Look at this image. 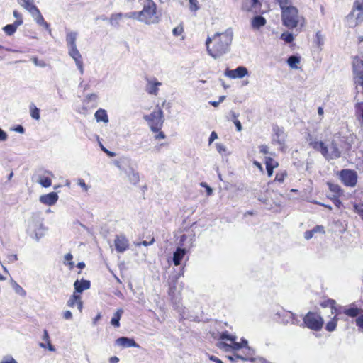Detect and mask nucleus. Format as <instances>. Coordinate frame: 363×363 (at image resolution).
<instances>
[{
  "label": "nucleus",
  "instance_id": "de8ad7c7",
  "mask_svg": "<svg viewBox=\"0 0 363 363\" xmlns=\"http://www.w3.org/2000/svg\"><path fill=\"white\" fill-rule=\"evenodd\" d=\"M337 319H332L330 322H328L325 326V329L329 331L332 332L335 330L337 326Z\"/></svg>",
  "mask_w": 363,
  "mask_h": 363
},
{
  "label": "nucleus",
  "instance_id": "c03bdc74",
  "mask_svg": "<svg viewBox=\"0 0 363 363\" xmlns=\"http://www.w3.org/2000/svg\"><path fill=\"white\" fill-rule=\"evenodd\" d=\"M123 17L128 18L136 19L138 21H140L139 11H132V12L126 13L123 14Z\"/></svg>",
  "mask_w": 363,
  "mask_h": 363
},
{
  "label": "nucleus",
  "instance_id": "a211bd4d",
  "mask_svg": "<svg viewBox=\"0 0 363 363\" xmlns=\"http://www.w3.org/2000/svg\"><path fill=\"white\" fill-rule=\"evenodd\" d=\"M40 201L45 205H54L58 200V195L56 192H50L40 196Z\"/></svg>",
  "mask_w": 363,
  "mask_h": 363
},
{
  "label": "nucleus",
  "instance_id": "774afa93",
  "mask_svg": "<svg viewBox=\"0 0 363 363\" xmlns=\"http://www.w3.org/2000/svg\"><path fill=\"white\" fill-rule=\"evenodd\" d=\"M313 235H314L313 231L312 230H308V231L305 232V233H304V238H305L306 240H309V239H311V238H313Z\"/></svg>",
  "mask_w": 363,
  "mask_h": 363
},
{
  "label": "nucleus",
  "instance_id": "09e8293b",
  "mask_svg": "<svg viewBox=\"0 0 363 363\" xmlns=\"http://www.w3.org/2000/svg\"><path fill=\"white\" fill-rule=\"evenodd\" d=\"M266 167H272V169H275L278 167V162L272 159L271 157L266 158Z\"/></svg>",
  "mask_w": 363,
  "mask_h": 363
},
{
  "label": "nucleus",
  "instance_id": "ea45409f",
  "mask_svg": "<svg viewBox=\"0 0 363 363\" xmlns=\"http://www.w3.org/2000/svg\"><path fill=\"white\" fill-rule=\"evenodd\" d=\"M12 286L16 294L21 296H25L26 295V291L16 281H13Z\"/></svg>",
  "mask_w": 363,
  "mask_h": 363
},
{
  "label": "nucleus",
  "instance_id": "a18cd8bd",
  "mask_svg": "<svg viewBox=\"0 0 363 363\" xmlns=\"http://www.w3.org/2000/svg\"><path fill=\"white\" fill-rule=\"evenodd\" d=\"M329 189L333 191L335 196H340L342 194L341 188L337 184H329Z\"/></svg>",
  "mask_w": 363,
  "mask_h": 363
},
{
  "label": "nucleus",
  "instance_id": "13d9d810",
  "mask_svg": "<svg viewBox=\"0 0 363 363\" xmlns=\"http://www.w3.org/2000/svg\"><path fill=\"white\" fill-rule=\"evenodd\" d=\"M8 138L7 133L0 128V142L6 141Z\"/></svg>",
  "mask_w": 363,
  "mask_h": 363
},
{
  "label": "nucleus",
  "instance_id": "6e6552de",
  "mask_svg": "<svg viewBox=\"0 0 363 363\" xmlns=\"http://www.w3.org/2000/svg\"><path fill=\"white\" fill-rule=\"evenodd\" d=\"M362 311L363 310L359 308L355 303L346 306H338L337 316L344 314L351 318H356L359 315H360L359 318H363Z\"/></svg>",
  "mask_w": 363,
  "mask_h": 363
},
{
  "label": "nucleus",
  "instance_id": "72a5a7b5",
  "mask_svg": "<svg viewBox=\"0 0 363 363\" xmlns=\"http://www.w3.org/2000/svg\"><path fill=\"white\" fill-rule=\"evenodd\" d=\"M30 116L35 119L38 121L40 118V109L37 108L33 104L30 105Z\"/></svg>",
  "mask_w": 363,
  "mask_h": 363
},
{
  "label": "nucleus",
  "instance_id": "69168bd1",
  "mask_svg": "<svg viewBox=\"0 0 363 363\" xmlns=\"http://www.w3.org/2000/svg\"><path fill=\"white\" fill-rule=\"evenodd\" d=\"M183 32V29L182 28H174L172 30V33L174 35L178 36L182 34Z\"/></svg>",
  "mask_w": 363,
  "mask_h": 363
},
{
  "label": "nucleus",
  "instance_id": "393cba45",
  "mask_svg": "<svg viewBox=\"0 0 363 363\" xmlns=\"http://www.w3.org/2000/svg\"><path fill=\"white\" fill-rule=\"evenodd\" d=\"M320 306L324 308H330L331 311V315H334L336 318L337 316V312L338 309V305L336 303V301L333 299H328L323 302H321Z\"/></svg>",
  "mask_w": 363,
  "mask_h": 363
},
{
  "label": "nucleus",
  "instance_id": "f257e3e1",
  "mask_svg": "<svg viewBox=\"0 0 363 363\" xmlns=\"http://www.w3.org/2000/svg\"><path fill=\"white\" fill-rule=\"evenodd\" d=\"M233 38L232 28H228L221 33L208 36L206 41V50L214 59L219 58L229 52Z\"/></svg>",
  "mask_w": 363,
  "mask_h": 363
},
{
  "label": "nucleus",
  "instance_id": "9b49d317",
  "mask_svg": "<svg viewBox=\"0 0 363 363\" xmlns=\"http://www.w3.org/2000/svg\"><path fill=\"white\" fill-rule=\"evenodd\" d=\"M247 74V69L242 66H240L235 69H227L225 71V76L230 79H241Z\"/></svg>",
  "mask_w": 363,
  "mask_h": 363
},
{
  "label": "nucleus",
  "instance_id": "8fccbe9b",
  "mask_svg": "<svg viewBox=\"0 0 363 363\" xmlns=\"http://www.w3.org/2000/svg\"><path fill=\"white\" fill-rule=\"evenodd\" d=\"M189 9L191 11H196L199 9L198 0H189Z\"/></svg>",
  "mask_w": 363,
  "mask_h": 363
},
{
  "label": "nucleus",
  "instance_id": "79ce46f5",
  "mask_svg": "<svg viewBox=\"0 0 363 363\" xmlns=\"http://www.w3.org/2000/svg\"><path fill=\"white\" fill-rule=\"evenodd\" d=\"M281 39L286 43H290L294 40V35L291 33L284 32L281 34Z\"/></svg>",
  "mask_w": 363,
  "mask_h": 363
},
{
  "label": "nucleus",
  "instance_id": "5fc2aeb1",
  "mask_svg": "<svg viewBox=\"0 0 363 363\" xmlns=\"http://www.w3.org/2000/svg\"><path fill=\"white\" fill-rule=\"evenodd\" d=\"M13 16L16 18V21H20L19 26L23 24V18L21 13H20L18 11L14 10L13 12Z\"/></svg>",
  "mask_w": 363,
  "mask_h": 363
},
{
  "label": "nucleus",
  "instance_id": "338daca9",
  "mask_svg": "<svg viewBox=\"0 0 363 363\" xmlns=\"http://www.w3.org/2000/svg\"><path fill=\"white\" fill-rule=\"evenodd\" d=\"M356 325L359 328V331H363V319H355Z\"/></svg>",
  "mask_w": 363,
  "mask_h": 363
},
{
  "label": "nucleus",
  "instance_id": "680f3d73",
  "mask_svg": "<svg viewBox=\"0 0 363 363\" xmlns=\"http://www.w3.org/2000/svg\"><path fill=\"white\" fill-rule=\"evenodd\" d=\"M354 211L359 214V216L362 217L363 220V208L362 206H359L357 205H355L354 206Z\"/></svg>",
  "mask_w": 363,
  "mask_h": 363
},
{
  "label": "nucleus",
  "instance_id": "0e129e2a",
  "mask_svg": "<svg viewBox=\"0 0 363 363\" xmlns=\"http://www.w3.org/2000/svg\"><path fill=\"white\" fill-rule=\"evenodd\" d=\"M201 185L206 189V193L208 196H211L213 193V189L208 186L206 183H201Z\"/></svg>",
  "mask_w": 363,
  "mask_h": 363
},
{
  "label": "nucleus",
  "instance_id": "37998d69",
  "mask_svg": "<svg viewBox=\"0 0 363 363\" xmlns=\"http://www.w3.org/2000/svg\"><path fill=\"white\" fill-rule=\"evenodd\" d=\"M216 150H217L219 154H220L221 155H229V153L227 152V148L224 145H223L221 143H216Z\"/></svg>",
  "mask_w": 363,
  "mask_h": 363
},
{
  "label": "nucleus",
  "instance_id": "e433bc0d",
  "mask_svg": "<svg viewBox=\"0 0 363 363\" xmlns=\"http://www.w3.org/2000/svg\"><path fill=\"white\" fill-rule=\"evenodd\" d=\"M287 176L286 171H280L276 174L274 182L283 183Z\"/></svg>",
  "mask_w": 363,
  "mask_h": 363
},
{
  "label": "nucleus",
  "instance_id": "4d7b16f0",
  "mask_svg": "<svg viewBox=\"0 0 363 363\" xmlns=\"http://www.w3.org/2000/svg\"><path fill=\"white\" fill-rule=\"evenodd\" d=\"M0 363H18L12 357H4Z\"/></svg>",
  "mask_w": 363,
  "mask_h": 363
},
{
  "label": "nucleus",
  "instance_id": "39448f33",
  "mask_svg": "<svg viewBox=\"0 0 363 363\" xmlns=\"http://www.w3.org/2000/svg\"><path fill=\"white\" fill-rule=\"evenodd\" d=\"M281 9L283 25L288 28H296L301 19L298 9L294 6L284 7Z\"/></svg>",
  "mask_w": 363,
  "mask_h": 363
},
{
  "label": "nucleus",
  "instance_id": "0eeeda50",
  "mask_svg": "<svg viewBox=\"0 0 363 363\" xmlns=\"http://www.w3.org/2000/svg\"><path fill=\"white\" fill-rule=\"evenodd\" d=\"M143 118L147 122L152 132H158L164 123L163 111L161 108H156L150 114L145 115Z\"/></svg>",
  "mask_w": 363,
  "mask_h": 363
},
{
  "label": "nucleus",
  "instance_id": "2f4dec72",
  "mask_svg": "<svg viewBox=\"0 0 363 363\" xmlns=\"http://www.w3.org/2000/svg\"><path fill=\"white\" fill-rule=\"evenodd\" d=\"M253 354H254V350L252 349L251 352H249V350H247V352L245 354V356L235 354L234 357L236 359H240L244 361H250L252 362H254L255 361V359L252 357Z\"/></svg>",
  "mask_w": 363,
  "mask_h": 363
},
{
  "label": "nucleus",
  "instance_id": "58836bf2",
  "mask_svg": "<svg viewBox=\"0 0 363 363\" xmlns=\"http://www.w3.org/2000/svg\"><path fill=\"white\" fill-rule=\"evenodd\" d=\"M325 41L324 36L321 34L320 31L317 32L315 34V44L317 46L321 49V47L323 45Z\"/></svg>",
  "mask_w": 363,
  "mask_h": 363
},
{
  "label": "nucleus",
  "instance_id": "5701e85b",
  "mask_svg": "<svg viewBox=\"0 0 363 363\" xmlns=\"http://www.w3.org/2000/svg\"><path fill=\"white\" fill-rule=\"evenodd\" d=\"M90 286V281L85 279H77L74 284L75 293H82L84 290L89 289Z\"/></svg>",
  "mask_w": 363,
  "mask_h": 363
},
{
  "label": "nucleus",
  "instance_id": "f03ea898",
  "mask_svg": "<svg viewBox=\"0 0 363 363\" xmlns=\"http://www.w3.org/2000/svg\"><path fill=\"white\" fill-rule=\"evenodd\" d=\"M309 145L316 151L320 152L327 160L338 159L342 155L340 143L336 138H333L328 145H325L323 141L311 138Z\"/></svg>",
  "mask_w": 363,
  "mask_h": 363
},
{
  "label": "nucleus",
  "instance_id": "864d4df0",
  "mask_svg": "<svg viewBox=\"0 0 363 363\" xmlns=\"http://www.w3.org/2000/svg\"><path fill=\"white\" fill-rule=\"evenodd\" d=\"M77 184L84 191H87L89 189V186L86 184L84 180L82 179H79L77 181Z\"/></svg>",
  "mask_w": 363,
  "mask_h": 363
},
{
  "label": "nucleus",
  "instance_id": "7c9ffc66",
  "mask_svg": "<svg viewBox=\"0 0 363 363\" xmlns=\"http://www.w3.org/2000/svg\"><path fill=\"white\" fill-rule=\"evenodd\" d=\"M18 3L28 12L36 8L33 4V0H17Z\"/></svg>",
  "mask_w": 363,
  "mask_h": 363
},
{
  "label": "nucleus",
  "instance_id": "a19ab883",
  "mask_svg": "<svg viewBox=\"0 0 363 363\" xmlns=\"http://www.w3.org/2000/svg\"><path fill=\"white\" fill-rule=\"evenodd\" d=\"M220 338L221 340H229L230 342H234V340H236V339H237L235 335H230L227 331L221 333Z\"/></svg>",
  "mask_w": 363,
  "mask_h": 363
},
{
  "label": "nucleus",
  "instance_id": "dca6fc26",
  "mask_svg": "<svg viewBox=\"0 0 363 363\" xmlns=\"http://www.w3.org/2000/svg\"><path fill=\"white\" fill-rule=\"evenodd\" d=\"M272 131L274 133L272 139L273 142L279 145H283L286 138L284 129L278 125H274Z\"/></svg>",
  "mask_w": 363,
  "mask_h": 363
},
{
  "label": "nucleus",
  "instance_id": "4be33fe9",
  "mask_svg": "<svg viewBox=\"0 0 363 363\" xmlns=\"http://www.w3.org/2000/svg\"><path fill=\"white\" fill-rule=\"evenodd\" d=\"M187 249L178 247L175 252L173 253L172 260L175 266H179L181 264L182 260L184 257L186 255Z\"/></svg>",
  "mask_w": 363,
  "mask_h": 363
},
{
  "label": "nucleus",
  "instance_id": "3c124183",
  "mask_svg": "<svg viewBox=\"0 0 363 363\" xmlns=\"http://www.w3.org/2000/svg\"><path fill=\"white\" fill-rule=\"evenodd\" d=\"M32 61L34 63V65L37 67H45L47 65L44 60H38L36 57H32Z\"/></svg>",
  "mask_w": 363,
  "mask_h": 363
},
{
  "label": "nucleus",
  "instance_id": "7ed1b4c3",
  "mask_svg": "<svg viewBox=\"0 0 363 363\" xmlns=\"http://www.w3.org/2000/svg\"><path fill=\"white\" fill-rule=\"evenodd\" d=\"M43 221V218L37 215L32 216L28 220L26 232L37 241L44 236L46 230Z\"/></svg>",
  "mask_w": 363,
  "mask_h": 363
},
{
  "label": "nucleus",
  "instance_id": "e2e57ef3",
  "mask_svg": "<svg viewBox=\"0 0 363 363\" xmlns=\"http://www.w3.org/2000/svg\"><path fill=\"white\" fill-rule=\"evenodd\" d=\"M87 99L90 101H95L98 99V95L96 94H90L86 96Z\"/></svg>",
  "mask_w": 363,
  "mask_h": 363
},
{
  "label": "nucleus",
  "instance_id": "1a4fd4ad",
  "mask_svg": "<svg viewBox=\"0 0 363 363\" xmlns=\"http://www.w3.org/2000/svg\"><path fill=\"white\" fill-rule=\"evenodd\" d=\"M298 319H292L291 324L300 325L301 327H307L313 330H319L323 325V319H302L299 323Z\"/></svg>",
  "mask_w": 363,
  "mask_h": 363
},
{
  "label": "nucleus",
  "instance_id": "cd10ccee",
  "mask_svg": "<svg viewBox=\"0 0 363 363\" xmlns=\"http://www.w3.org/2000/svg\"><path fill=\"white\" fill-rule=\"evenodd\" d=\"M69 55L74 60L75 64L82 62V57L77 48L68 49Z\"/></svg>",
  "mask_w": 363,
  "mask_h": 363
},
{
  "label": "nucleus",
  "instance_id": "aec40b11",
  "mask_svg": "<svg viewBox=\"0 0 363 363\" xmlns=\"http://www.w3.org/2000/svg\"><path fill=\"white\" fill-rule=\"evenodd\" d=\"M68 305L73 309H76L79 311H81L82 309V301L81 300V296L78 294H76L74 292V294L71 296L68 301Z\"/></svg>",
  "mask_w": 363,
  "mask_h": 363
},
{
  "label": "nucleus",
  "instance_id": "f704fd0d",
  "mask_svg": "<svg viewBox=\"0 0 363 363\" xmlns=\"http://www.w3.org/2000/svg\"><path fill=\"white\" fill-rule=\"evenodd\" d=\"M123 14L122 13H113L110 17V23L112 26H118L119 21L122 18Z\"/></svg>",
  "mask_w": 363,
  "mask_h": 363
},
{
  "label": "nucleus",
  "instance_id": "a878e982",
  "mask_svg": "<svg viewBox=\"0 0 363 363\" xmlns=\"http://www.w3.org/2000/svg\"><path fill=\"white\" fill-rule=\"evenodd\" d=\"M77 37V33L70 31L67 33L66 42L67 44L68 49L72 48H77L76 40Z\"/></svg>",
  "mask_w": 363,
  "mask_h": 363
},
{
  "label": "nucleus",
  "instance_id": "412c9836",
  "mask_svg": "<svg viewBox=\"0 0 363 363\" xmlns=\"http://www.w3.org/2000/svg\"><path fill=\"white\" fill-rule=\"evenodd\" d=\"M129 182L133 185H136L140 182L139 173L135 171L132 167H129L128 169L125 171Z\"/></svg>",
  "mask_w": 363,
  "mask_h": 363
},
{
  "label": "nucleus",
  "instance_id": "b1692460",
  "mask_svg": "<svg viewBox=\"0 0 363 363\" xmlns=\"http://www.w3.org/2000/svg\"><path fill=\"white\" fill-rule=\"evenodd\" d=\"M116 344L123 347H139V345L133 339L121 337L116 340Z\"/></svg>",
  "mask_w": 363,
  "mask_h": 363
},
{
  "label": "nucleus",
  "instance_id": "49530a36",
  "mask_svg": "<svg viewBox=\"0 0 363 363\" xmlns=\"http://www.w3.org/2000/svg\"><path fill=\"white\" fill-rule=\"evenodd\" d=\"M232 345L223 342H220V344L223 345L225 347H231L235 350H238L242 347V345L240 342H235V340H234V342H232Z\"/></svg>",
  "mask_w": 363,
  "mask_h": 363
},
{
  "label": "nucleus",
  "instance_id": "ddd939ff",
  "mask_svg": "<svg viewBox=\"0 0 363 363\" xmlns=\"http://www.w3.org/2000/svg\"><path fill=\"white\" fill-rule=\"evenodd\" d=\"M54 175L52 172L49 170H40L38 175V182L43 187H49L52 185L51 177Z\"/></svg>",
  "mask_w": 363,
  "mask_h": 363
},
{
  "label": "nucleus",
  "instance_id": "c9c22d12",
  "mask_svg": "<svg viewBox=\"0 0 363 363\" xmlns=\"http://www.w3.org/2000/svg\"><path fill=\"white\" fill-rule=\"evenodd\" d=\"M73 256L71 253H67L64 257V264L67 265L69 269H72L74 266V263L72 262Z\"/></svg>",
  "mask_w": 363,
  "mask_h": 363
},
{
  "label": "nucleus",
  "instance_id": "052dcab7",
  "mask_svg": "<svg viewBox=\"0 0 363 363\" xmlns=\"http://www.w3.org/2000/svg\"><path fill=\"white\" fill-rule=\"evenodd\" d=\"M312 230L313 231L314 233H325L324 228L322 225H316L315 227H314L312 229Z\"/></svg>",
  "mask_w": 363,
  "mask_h": 363
},
{
  "label": "nucleus",
  "instance_id": "bf43d9fd",
  "mask_svg": "<svg viewBox=\"0 0 363 363\" xmlns=\"http://www.w3.org/2000/svg\"><path fill=\"white\" fill-rule=\"evenodd\" d=\"M218 138V135L215 131L211 132L209 140H208V145H211L216 139Z\"/></svg>",
  "mask_w": 363,
  "mask_h": 363
},
{
  "label": "nucleus",
  "instance_id": "f8f14e48",
  "mask_svg": "<svg viewBox=\"0 0 363 363\" xmlns=\"http://www.w3.org/2000/svg\"><path fill=\"white\" fill-rule=\"evenodd\" d=\"M30 15L34 18L36 23L40 26H43L46 30L51 33V29L50 25L44 20L43 16H42L40 10L36 7L30 11H29Z\"/></svg>",
  "mask_w": 363,
  "mask_h": 363
},
{
  "label": "nucleus",
  "instance_id": "c85d7f7f",
  "mask_svg": "<svg viewBox=\"0 0 363 363\" xmlns=\"http://www.w3.org/2000/svg\"><path fill=\"white\" fill-rule=\"evenodd\" d=\"M20 23V21H15L12 24H8L3 28V30L6 33L7 35L11 36L16 33L17 28L19 26Z\"/></svg>",
  "mask_w": 363,
  "mask_h": 363
},
{
  "label": "nucleus",
  "instance_id": "20e7f679",
  "mask_svg": "<svg viewBox=\"0 0 363 363\" xmlns=\"http://www.w3.org/2000/svg\"><path fill=\"white\" fill-rule=\"evenodd\" d=\"M157 6L152 0H146L142 11H139L140 22L147 25L155 24L159 22L156 15Z\"/></svg>",
  "mask_w": 363,
  "mask_h": 363
},
{
  "label": "nucleus",
  "instance_id": "4468645a",
  "mask_svg": "<svg viewBox=\"0 0 363 363\" xmlns=\"http://www.w3.org/2000/svg\"><path fill=\"white\" fill-rule=\"evenodd\" d=\"M261 3L259 0H243L242 8L247 11L258 13L260 10Z\"/></svg>",
  "mask_w": 363,
  "mask_h": 363
},
{
  "label": "nucleus",
  "instance_id": "2eb2a0df",
  "mask_svg": "<svg viewBox=\"0 0 363 363\" xmlns=\"http://www.w3.org/2000/svg\"><path fill=\"white\" fill-rule=\"evenodd\" d=\"M115 247L117 252H123L129 247L128 239L123 235H117L114 240Z\"/></svg>",
  "mask_w": 363,
  "mask_h": 363
},
{
  "label": "nucleus",
  "instance_id": "f3484780",
  "mask_svg": "<svg viewBox=\"0 0 363 363\" xmlns=\"http://www.w3.org/2000/svg\"><path fill=\"white\" fill-rule=\"evenodd\" d=\"M194 242V235H186L184 234L181 235L179 245V247L189 250L193 246V243Z\"/></svg>",
  "mask_w": 363,
  "mask_h": 363
},
{
  "label": "nucleus",
  "instance_id": "6ab92c4d",
  "mask_svg": "<svg viewBox=\"0 0 363 363\" xmlns=\"http://www.w3.org/2000/svg\"><path fill=\"white\" fill-rule=\"evenodd\" d=\"M162 83L158 82L155 78L148 79L146 86V91L152 95H157L159 90V86Z\"/></svg>",
  "mask_w": 363,
  "mask_h": 363
},
{
  "label": "nucleus",
  "instance_id": "4c0bfd02",
  "mask_svg": "<svg viewBox=\"0 0 363 363\" xmlns=\"http://www.w3.org/2000/svg\"><path fill=\"white\" fill-rule=\"evenodd\" d=\"M354 84H356L357 89L359 90V86L363 89V74H354Z\"/></svg>",
  "mask_w": 363,
  "mask_h": 363
},
{
  "label": "nucleus",
  "instance_id": "c756f323",
  "mask_svg": "<svg viewBox=\"0 0 363 363\" xmlns=\"http://www.w3.org/2000/svg\"><path fill=\"white\" fill-rule=\"evenodd\" d=\"M266 19L264 17L257 16L252 18V26L255 29H259L264 26L266 24Z\"/></svg>",
  "mask_w": 363,
  "mask_h": 363
},
{
  "label": "nucleus",
  "instance_id": "603ef678",
  "mask_svg": "<svg viewBox=\"0 0 363 363\" xmlns=\"http://www.w3.org/2000/svg\"><path fill=\"white\" fill-rule=\"evenodd\" d=\"M281 7V9L292 6L291 1L292 0H277Z\"/></svg>",
  "mask_w": 363,
  "mask_h": 363
},
{
  "label": "nucleus",
  "instance_id": "bb28decb",
  "mask_svg": "<svg viewBox=\"0 0 363 363\" xmlns=\"http://www.w3.org/2000/svg\"><path fill=\"white\" fill-rule=\"evenodd\" d=\"M94 116L97 122H104V123H107L108 122V114L104 109L99 108L97 110Z\"/></svg>",
  "mask_w": 363,
  "mask_h": 363
},
{
  "label": "nucleus",
  "instance_id": "473e14b6",
  "mask_svg": "<svg viewBox=\"0 0 363 363\" xmlns=\"http://www.w3.org/2000/svg\"><path fill=\"white\" fill-rule=\"evenodd\" d=\"M300 62V57L292 55L287 60V63L291 69H298V64Z\"/></svg>",
  "mask_w": 363,
  "mask_h": 363
},
{
  "label": "nucleus",
  "instance_id": "9d476101",
  "mask_svg": "<svg viewBox=\"0 0 363 363\" xmlns=\"http://www.w3.org/2000/svg\"><path fill=\"white\" fill-rule=\"evenodd\" d=\"M340 179L346 186L354 187L357 182V174L355 171L343 169L340 174Z\"/></svg>",
  "mask_w": 363,
  "mask_h": 363
},
{
  "label": "nucleus",
  "instance_id": "6e6d98bb",
  "mask_svg": "<svg viewBox=\"0 0 363 363\" xmlns=\"http://www.w3.org/2000/svg\"><path fill=\"white\" fill-rule=\"evenodd\" d=\"M39 346L42 348H46L48 347V349L50 350V351H55V349L54 347V346L50 343V341H48L47 342V345L43 342H40L39 344Z\"/></svg>",
  "mask_w": 363,
  "mask_h": 363
},
{
  "label": "nucleus",
  "instance_id": "423d86ee",
  "mask_svg": "<svg viewBox=\"0 0 363 363\" xmlns=\"http://www.w3.org/2000/svg\"><path fill=\"white\" fill-rule=\"evenodd\" d=\"M363 21V0H356L352 11L346 17V24L354 28Z\"/></svg>",
  "mask_w": 363,
  "mask_h": 363
}]
</instances>
